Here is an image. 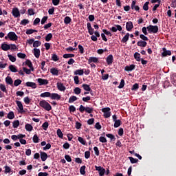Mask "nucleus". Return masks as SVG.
Returning <instances> with one entry per match:
<instances>
[{"mask_svg":"<svg viewBox=\"0 0 176 176\" xmlns=\"http://www.w3.org/2000/svg\"><path fill=\"white\" fill-rule=\"evenodd\" d=\"M39 105L41 108L45 109V111H52V105H50L46 100L40 101Z\"/></svg>","mask_w":176,"mask_h":176,"instance_id":"nucleus-1","label":"nucleus"},{"mask_svg":"<svg viewBox=\"0 0 176 176\" xmlns=\"http://www.w3.org/2000/svg\"><path fill=\"white\" fill-rule=\"evenodd\" d=\"M147 31L150 33V34H156L157 32V31H159V27L156 26V25H150L149 26L147 27Z\"/></svg>","mask_w":176,"mask_h":176,"instance_id":"nucleus-2","label":"nucleus"},{"mask_svg":"<svg viewBox=\"0 0 176 176\" xmlns=\"http://www.w3.org/2000/svg\"><path fill=\"white\" fill-rule=\"evenodd\" d=\"M102 112L104 113V118H108L111 116V108L109 107L102 109Z\"/></svg>","mask_w":176,"mask_h":176,"instance_id":"nucleus-3","label":"nucleus"},{"mask_svg":"<svg viewBox=\"0 0 176 176\" xmlns=\"http://www.w3.org/2000/svg\"><path fill=\"white\" fill-rule=\"evenodd\" d=\"M8 36L10 41H17V35L16 33H14V32H10Z\"/></svg>","mask_w":176,"mask_h":176,"instance_id":"nucleus-4","label":"nucleus"},{"mask_svg":"<svg viewBox=\"0 0 176 176\" xmlns=\"http://www.w3.org/2000/svg\"><path fill=\"white\" fill-rule=\"evenodd\" d=\"M95 168L97 171H98L100 176H103L104 174H105V168L97 166H95Z\"/></svg>","mask_w":176,"mask_h":176,"instance_id":"nucleus-5","label":"nucleus"},{"mask_svg":"<svg viewBox=\"0 0 176 176\" xmlns=\"http://www.w3.org/2000/svg\"><path fill=\"white\" fill-rule=\"evenodd\" d=\"M12 13L14 17H20V11L19 10V8H13Z\"/></svg>","mask_w":176,"mask_h":176,"instance_id":"nucleus-6","label":"nucleus"},{"mask_svg":"<svg viewBox=\"0 0 176 176\" xmlns=\"http://www.w3.org/2000/svg\"><path fill=\"white\" fill-rule=\"evenodd\" d=\"M56 86L60 91H65V86L62 82H58Z\"/></svg>","mask_w":176,"mask_h":176,"instance_id":"nucleus-7","label":"nucleus"},{"mask_svg":"<svg viewBox=\"0 0 176 176\" xmlns=\"http://www.w3.org/2000/svg\"><path fill=\"white\" fill-rule=\"evenodd\" d=\"M51 100H60L61 99V96H60L58 94L53 93L51 94L50 96Z\"/></svg>","mask_w":176,"mask_h":176,"instance_id":"nucleus-8","label":"nucleus"},{"mask_svg":"<svg viewBox=\"0 0 176 176\" xmlns=\"http://www.w3.org/2000/svg\"><path fill=\"white\" fill-rule=\"evenodd\" d=\"M87 30H88V32H89V35H93L94 34V29H93V28H91V23H87Z\"/></svg>","mask_w":176,"mask_h":176,"instance_id":"nucleus-9","label":"nucleus"},{"mask_svg":"<svg viewBox=\"0 0 176 176\" xmlns=\"http://www.w3.org/2000/svg\"><path fill=\"white\" fill-rule=\"evenodd\" d=\"M133 28L134 26L133 25V22L131 21L126 22V31H131V30H133Z\"/></svg>","mask_w":176,"mask_h":176,"instance_id":"nucleus-10","label":"nucleus"},{"mask_svg":"<svg viewBox=\"0 0 176 176\" xmlns=\"http://www.w3.org/2000/svg\"><path fill=\"white\" fill-rule=\"evenodd\" d=\"M106 61L108 65H111L113 63V56L109 55L106 58Z\"/></svg>","mask_w":176,"mask_h":176,"instance_id":"nucleus-11","label":"nucleus"},{"mask_svg":"<svg viewBox=\"0 0 176 176\" xmlns=\"http://www.w3.org/2000/svg\"><path fill=\"white\" fill-rule=\"evenodd\" d=\"M135 3H137V1H133L131 7L133 10H136L138 12V10H140V7L138 6H135Z\"/></svg>","mask_w":176,"mask_h":176,"instance_id":"nucleus-12","label":"nucleus"},{"mask_svg":"<svg viewBox=\"0 0 176 176\" xmlns=\"http://www.w3.org/2000/svg\"><path fill=\"white\" fill-rule=\"evenodd\" d=\"M162 50V57H166V56H171V51L167 50L166 48H163Z\"/></svg>","mask_w":176,"mask_h":176,"instance_id":"nucleus-13","label":"nucleus"},{"mask_svg":"<svg viewBox=\"0 0 176 176\" xmlns=\"http://www.w3.org/2000/svg\"><path fill=\"white\" fill-rule=\"evenodd\" d=\"M37 81L39 83L40 86H42L43 85H47L49 83V81L47 80H45L42 78H38Z\"/></svg>","mask_w":176,"mask_h":176,"instance_id":"nucleus-14","label":"nucleus"},{"mask_svg":"<svg viewBox=\"0 0 176 176\" xmlns=\"http://www.w3.org/2000/svg\"><path fill=\"white\" fill-rule=\"evenodd\" d=\"M33 53L36 58H39V56H41V50L34 48L33 50Z\"/></svg>","mask_w":176,"mask_h":176,"instance_id":"nucleus-15","label":"nucleus"},{"mask_svg":"<svg viewBox=\"0 0 176 176\" xmlns=\"http://www.w3.org/2000/svg\"><path fill=\"white\" fill-rule=\"evenodd\" d=\"M26 86L28 87H32V89H36V84L32 82H27Z\"/></svg>","mask_w":176,"mask_h":176,"instance_id":"nucleus-16","label":"nucleus"},{"mask_svg":"<svg viewBox=\"0 0 176 176\" xmlns=\"http://www.w3.org/2000/svg\"><path fill=\"white\" fill-rule=\"evenodd\" d=\"M91 63H98V58H97V57H90L88 59V63L91 64Z\"/></svg>","mask_w":176,"mask_h":176,"instance_id":"nucleus-17","label":"nucleus"},{"mask_svg":"<svg viewBox=\"0 0 176 176\" xmlns=\"http://www.w3.org/2000/svg\"><path fill=\"white\" fill-rule=\"evenodd\" d=\"M40 155L42 162H46V160L47 159V154L45 152H41Z\"/></svg>","mask_w":176,"mask_h":176,"instance_id":"nucleus-18","label":"nucleus"},{"mask_svg":"<svg viewBox=\"0 0 176 176\" xmlns=\"http://www.w3.org/2000/svg\"><path fill=\"white\" fill-rule=\"evenodd\" d=\"M6 82L7 85H13V79H12V77L10 76H7L6 78Z\"/></svg>","mask_w":176,"mask_h":176,"instance_id":"nucleus-19","label":"nucleus"},{"mask_svg":"<svg viewBox=\"0 0 176 176\" xmlns=\"http://www.w3.org/2000/svg\"><path fill=\"white\" fill-rule=\"evenodd\" d=\"M17 107L19 108V111L23 112L24 111V109L23 108V103L21 102L16 100V101Z\"/></svg>","mask_w":176,"mask_h":176,"instance_id":"nucleus-20","label":"nucleus"},{"mask_svg":"<svg viewBox=\"0 0 176 176\" xmlns=\"http://www.w3.org/2000/svg\"><path fill=\"white\" fill-rule=\"evenodd\" d=\"M1 49H2V50L7 52V50H10V46L8 44H2Z\"/></svg>","mask_w":176,"mask_h":176,"instance_id":"nucleus-21","label":"nucleus"},{"mask_svg":"<svg viewBox=\"0 0 176 176\" xmlns=\"http://www.w3.org/2000/svg\"><path fill=\"white\" fill-rule=\"evenodd\" d=\"M137 45H138V46H140V47H145L146 46L147 43L146 41H140L138 42Z\"/></svg>","mask_w":176,"mask_h":176,"instance_id":"nucleus-22","label":"nucleus"},{"mask_svg":"<svg viewBox=\"0 0 176 176\" xmlns=\"http://www.w3.org/2000/svg\"><path fill=\"white\" fill-rule=\"evenodd\" d=\"M134 58L136 60V61H141V54H140L138 52L135 53Z\"/></svg>","mask_w":176,"mask_h":176,"instance_id":"nucleus-23","label":"nucleus"},{"mask_svg":"<svg viewBox=\"0 0 176 176\" xmlns=\"http://www.w3.org/2000/svg\"><path fill=\"white\" fill-rule=\"evenodd\" d=\"M82 87H83L84 90H85L86 91H91V88H90V86L87 84H83L82 85Z\"/></svg>","mask_w":176,"mask_h":176,"instance_id":"nucleus-24","label":"nucleus"},{"mask_svg":"<svg viewBox=\"0 0 176 176\" xmlns=\"http://www.w3.org/2000/svg\"><path fill=\"white\" fill-rule=\"evenodd\" d=\"M52 74L55 75L57 76L58 75V70L56 68H52L50 69V71Z\"/></svg>","mask_w":176,"mask_h":176,"instance_id":"nucleus-25","label":"nucleus"},{"mask_svg":"<svg viewBox=\"0 0 176 176\" xmlns=\"http://www.w3.org/2000/svg\"><path fill=\"white\" fill-rule=\"evenodd\" d=\"M135 68V65H131L129 66H126L124 69L125 71H133Z\"/></svg>","mask_w":176,"mask_h":176,"instance_id":"nucleus-26","label":"nucleus"},{"mask_svg":"<svg viewBox=\"0 0 176 176\" xmlns=\"http://www.w3.org/2000/svg\"><path fill=\"white\" fill-rule=\"evenodd\" d=\"M83 74H85V71H83V69H77L74 72V75L82 76Z\"/></svg>","mask_w":176,"mask_h":176,"instance_id":"nucleus-27","label":"nucleus"},{"mask_svg":"<svg viewBox=\"0 0 176 176\" xmlns=\"http://www.w3.org/2000/svg\"><path fill=\"white\" fill-rule=\"evenodd\" d=\"M25 64H26L27 66L29 67L30 69H32V71H34V67H32V63H31V60H27L25 61Z\"/></svg>","mask_w":176,"mask_h":176,"instance_id":"nucleus-28","label":"nucleus"},{"mask_svg":"<svg viewBox=\"0 0 176 176\" xmlns=\"http://www.w3.org/2000/svg\"><path fill=\"white\" fill-rule=\"evenodd\" d=\"M72 57H75V54H65L63 55V58H72Z\"/></svg>","mask_w":176,"mask_h":176,"instance_id":"nucleus-29","label":"nucleus"},{"mask_svg":"<svg viewBox=\"0 0 176 176\" xmlns=\"http://www.w3.org/2000/svg\"><path fill=\"white\" fill-rule=\"evenodd\" d=\"M34 32H38V30L34 29H29L26 30L27 35H31V34H34Z\"/></svg>","mask_w":176,"mask_h":176,"instance_id":"nucleus-30","label":"nucleus"},{"mask_svg":"<svg viewBox=\"0 0 176 176\" xmlns=\"http://www.w3.org/2000/svg\"><path fill=\"white\" fill-rule=\"evenodd\" d=\"M129 36H130V34L127 33L122 39V42L126 43L129 41Z\"/></svg>","mask_w":176,"mask_h":176,"instance_id":"nucleus-31","label":"nucleus"},{"mask_svg":"<svg viewBox=\"0 0 176 176\" xmlns=\"http://www.w3.org/2000/svg\"><path fill=\"white\" fill-rule=\"evenodd\" d=\"M52 94L50 92H44L40 95V97H51Z\"/></svg>","mask_w":176,"mask_h":176,"instance_id":"nucleus-32","label":"nucleus"},{"mask_svg":"<svg viewBox=\"0 0 176 176\" xmlns=\"http://www.w3.org/2000/svg\"><path fill=\"white\" fill-rule=\"evenodd\" d=\"M42 45V43L39 41H36L33 43V47H39Z\"/></svg>","mask_w":176,"mask_h":176,"instance_id":"nucleus-33","label":"nucleus"},{"mask_svg":"<svg viewBox=\"0 0 176 176\" xmlns=\"http://www.w3.org/2000/svg\"><path fill=\"white\" fill-rule=\"evenodd\" d=\"M122 124V121L120 120H118L116 121H114V127L116 129L119 127Z\"/></svg>","mask_w":176,"mask_h":176,"instance_id":"nucleus-34","label":"nucleus"},{"mask_svg":"<svg viewBox=\"0 0 176 176\" xmlns=\"http://www.w3.org/2000/svg\"><path fill=\"white\" fill-rule=\"evenodd\" d=\"M0 89L1 91H3V93H8V89H6V86L3 84H0Z\"/></svg>","mask_w":176,"mask_h":176,"instance_id":"nucleus-35","label":"nucleus"},{"mask_svg":"<svg viewBox=\"0 0 176 176\" xmlns=\"http://www.w3.org/2000/svg\"><path fill=\"white\" fill-rule=\"evenodd\" d=\"M85 170H86V166H82L80 167V173L82 175H85V174H86V171Z\"/></svg>","mask_w":176,"mask_h":176,"instance_id":"nucleus-36","label":"nucleus"},{"mask_svg":"<svg viewBox=\"0 0 176 176\" xmlns=\"http://www.w3.org/2000/svg\"><path fill=\"white\" fill-rule=\"evenodd\" d=\"M25 130H27V131H32V125L30 124H27L25 126Z\"/></svg>","mask_w":176,"mask_h":176,"instance_id":"nucleus-37","label":"nucleus"},{"mask_svg":"<svg viewBox=\"0 0 176 176\" xmlns=\"http://www.w3.org/2000/svg\"><path fill=\"white\" fill-rule=\"evenodd\" d=\"M8 68L11 72H17V69L13 65H10Z\"/></svg>","mask_w":176,"mask_h":176,"instance_id":"nucleus-38","label":"nucleus"},{"mask_svg":"<svg viewBox=\"0 0 176 176\" xmlns=\"http://www.w3.org/2000/svg\"><path fill=\"white\" fill-rule=\"evenodd\" d=\"M129 159L132 164H134V163H138V159L133 158V157H129Z\"/></svg>","mask_w":176,"mask_h":176,"instance_id":"nucleus-39","label":"nucleus"},{"mask_svg":"<svg viewBox=\"0 0 176 176\" xmlns=\"http://www.w3.org/2000/svg\"><path fill=\"white\" fill-rule=\"evenodd\" d=\"M12 124L14 129H17L20 126V122L19 120L14 121Z\"/></svg>","mask_w":176,"mask_h":176,"instance_id":"nucleus-40","label":"nucleus"},{"mask_svg":"<svg viewBox=\"0 0 176 176\" xmlns=\"http://www.w3.org/2000/svg\"><path fill=\"white\" fill-rule=\"evenodd\" d=\"M78 100V98L75 96H71L69 99V102L72 103L74 101H76Z\"/></svg>","mask_w":176,"mask_h":176,"instance_id":"nucleus-41","label":"nucleus"},{"mask_svg":"<svg viewBox=\"0 0 176 176\" xmlns=\"http://www.w3.org/2000/svg\"><path fill=\"white\" fill-rule=\"evenodd\" d=\"M53 38V34L52 33H49L46 36H45V41L46 42H49L50 39Z\"/></svg>","mask_w":176,"mask_h":176,"instance_id":"nucleus-42","label":"nucleus"},{"mask_svg":"<svg viewBox=\"0 0 176 176\" xmlns=\"http://www.w3.org/2000/svg\"><path fill=\"white\" fill-rule=\"evenodd\" d=\"M8 119H14V113L13 111H10L8 114Z\"/></svg>","mask_w":176,"mask_h":176,"instance_id":"nucleus-43","label":"nucleus"},{"mask_svg":"<svg viewBox=\"0 0 176 176\" xmlns=\"http://www.w3.org/2000/svg\"><path fill=\"white\" fill-rule=\"evenodd\" d=\"M30 23V20L28 19H23L21 21V25H27Z\"/></svg>","mask_w":176,"mask_h":176,"instance_id":"nucleus-44","label":"nucleus"},{"mask_svg":"<svg viewBox=\"0 0 176 176\" xmlns=\"http://www.w3.org/2000/svg\"><path fill=\"white\" fill-rule=\"evenodd\" d=\"M33 142H34V144H38V142H39V138L38 137V135H34Z\"/></svg>","mask_w":176,"mask_h":176,"instance_id":"nucleus-45","label":"nucleus"},{"mask_svg":"<svg viewBox=\"0 0 176 176\" xmlns=\"http://www.w3.org/2000/svg\"><path fill=\"white\" fill-rule=\"evenodd\" d=\"M78 141L82 144V145H86V141L83 139L82 137H78Z\"/></svg>","mask_w":176,"mask_h":176,"instance_id":"nucleus-46","label":"nucleus"},{"mask_svg":"<svg viewBox=\"0 0 176 176\" xmlns=\"http://www.w3.org/2000/svg\"><path fill=\"white\" fill-rule=\"evenodd\" d=\"M4 168H5V170H4L5 174H8L10 173V171H12V169L8 166H5Z\"/></svg>","mask_w":176,"mask_h":176,"instance_id":"nucleus-47","label":"nucleus"},{"mask_svg":"<svg viewBox=\"0 0 176 176\" xmlns=\"http://www.w3.org/2000/svg\"><path fill=\"white\" fill-rule=\"evenodd\" d=\"M64 23L65 24H69V23H71V18L69 16L65 17Z\"/></svg>","mask_w":176,"mask_h":176,"instance_id":"nucleus-48","label":"nucleus"},{"mask_svg":"<svg viewBox=\"0 0 176 176\" xmlns=\"http://www.w3.org/2000/svg\"><path fill=\"white\" fill-rule=\"evenodd\" d=\"M85 112H87V113H91L93 112V108L89 107H85Z\"/></svg>","mask_w":176,"mask_h":176,"instance_id":"nucleus-49","label":"nucleus"},{"mask_svg":"<svg viewBox=\"0 0 176 176\" xmlns=\"http://www.w3.org/2000/svg\"><path fill=\"white\" fill-rule=\"evenodd\" d=\"M8 57L9 60H10L12 61V63L16 62V57L13 56L12 55L8 54Z\"/></svg>","mask_w":176,"mask_h":176,"instance_id":"nucleus-50","label":"nucleus"},{"mask_svg":"<svg viewBox=\"0 0 176 176\" xmlns=\"http://www.w3.org/2000/svg\"><path fill=\"white\" fill-rule=\"evenodd\" d=\"M19 85H21V80L20 79H17V80H15L14 82V86H19Z\"/></svg>","mask_w":176,"mask_h":176,"instance_id":"nucleus-51","label":"nucleus"},{"mask_svg":"<svg viewBox=\"0 0 176 176\" xmlns=\"http://www.w3.org/2000/svg\"><path fill=\"white\" fill-rule=\"evenodd\" d=\"M149 5V1H146L144 6H143V9L146 12L148 10L149 8L148 7V6Z\"/></svg>","mask_w":176,"mask_h":176,"instance_id":"nucleus-52","label":"nucleus"},{"mask_svg":"<svg viewBox=\"0 0 176 176\" xmlns=\"http://www.w3.org/2000/svg\"><path fill=\"white\" fill-rule=\"evenodd\" d=\"M28 13L29 16H34V14H35V12L34 11V9H32V8H30L28 10Z\"/></svg>","mask_w":176,"mask_h":176,"instance_id":"nucleus-53","label":"nucleus"},{"mask_svg":"<svg viewBox=\"0 0 176 176\" xmlns=\"http://www.w3.org/2000/svg\"><path fill=\"white\" fill-rule=\"evenodd\" d=\"M56 134L59 138H63V132L61 131V129H58L56 131Z\"/></svg>","mask_w":176,"mask_h":176,"instance_id":"nucleus-54","label":"nucleus"},{"mask_svg":"<svg viewBox=\"0 0 176 176\" xmlns=\"http://www.w3.org/2000/svg\"><path fill=\"white\" fill-rule=\"evenodd\" d=\"M42 127L43 130H47V127H49V122H45L43 124Z\"/></svg>","mask_w":176,"mask_h":176,"instance_id":"nucleus-55","label":"nucleus"},{"mask_svg":"<svg viewBox=\"0 0 176 176\" xmlns=\"http://www.w3.org/2000/svg\"><path fill=\"white\" fill-rule=\"evenodd\" d=\"M124 87V80L122 79L118 86V89H123Z\"/></svg>","mask_w":176,"mask_h":176,"instance_id":"nucleus-56","label":"nucleus"},{"mask_svg":"<svg viewBox=\"0 0 176 176\" xmlns=\"http://www.w3.org/2000/svg\"><path fill=\"white\" fill-rule=\"evenodd\" d=\"M106 137H107L108 138H110V140L112 141L113 140H116L115 136L111 133H108L106 135Z\"/></svg>","mask_w":176,"mask_h":176,"instance_id":"nucleus-57","label":"nucleus"},{"mask_svg":"<svg viewBox=\"0 0 176 176\" xmlns=\"http://www.w3.org/2000/svg\"><path fill=\"white\" fill-rule=\"evenodd\" d=\"M74 91L75 94H80L81 89L79 87H76L74 89Z\"/></svg>","mask_w":176,"mask_h":176,"instance_id":"nucleus-58","label":"nucleus"},{"mask_svg":"<svg viewBox=\"0 0 176 176\" xmlns=\"http://www.w3.org/2000/svg\"><path fill=\"white\" fill-rule=\"evenodd\" d=\"M52 59L53 60V61H58V56H57V54H52Z\"/></svg>","mask_w":176,"mask_h":176,"instance_id":"nucleus-59","label":"nucleus"},{"mask_svg":"<svg viewBox=\"0 0 176 176\" xmlns=\"http://www.w3.org/2000/svg\"><path fill=\"white\" fill-rule=\"evenodd\" d=\"M23 101L25 103H26L27 104H30V102H31V100L30 98H28V96L24 98Z\"/></svg>","mask_w":176,"mask_h":176,"instance_id":"nucleus-60","label":"nucleus"},{"mask_svg":"<svg viewBox=\"0 0 176 176\" xmlns=\"http://www.w3.org/2000/svg\"><path fill=\"white\" fill-rule=\"evenodd\" d=\"M17 56H18L19 58H25L26 55H25V54L18 53V54H17Z\"/></svg>","mask_w":176,"mask_h":176,"instance_id":"nucleus-61","label":"nucleus"},{"mask_svg":"<svg viewBox=\"0 0 176 176\" xmlns=\"http://www.w3.org/2000/svg\"><path fill=\"white\" fill-rule=\"evenodd\" d=\"M99 141L100 142L105 143V142H107V138H105L104 137L101 136V137L99 138Z\"/></svg>","mask_w":176,"mask_h":176,"instance_id":"nucleus-62","label":"nucleus"},{"mask_svg":"<svg viewBox=\"0 0 176 176\" xmlns=\"http://www.w3.org/2000/svg\"><path fill=\"white\" fill-rule=\"evenodd\" d=\"M138 84L135 83L133 85L131 90H138Z\"/></svg>","mask_w":176,"mask_h":176,"instance_id":"nucleus-63","label":"nucleus"},{"mask_svg":"<svg viewBox=\"0 0 176 176\" xmlns=\"http://www.w3.org/2000/svg\"><path fill=\"white\" fill-rule=\"evenodd\" d=\"M38 176H47V175H49V173L40 172V173L38 174Z\"/></svg>","mask_w":176,"mask_h":176,"instance_id":"nucleus-64","label":"nucleus"}]
</instances>
